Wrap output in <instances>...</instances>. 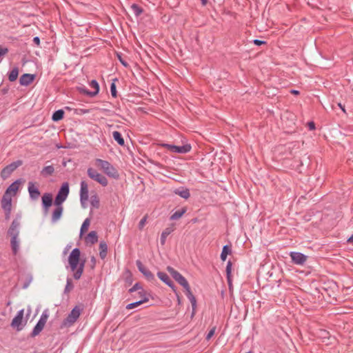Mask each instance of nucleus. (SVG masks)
I'll list each match as a JSON object with an SVG mask.
<instances>
[{"instance_id":"f257e3e1","label":"nucleus","mask_w":353,"mask_h":353,"mask_svg":"<svg viewBox=\"0 0 353 353\" xmlns=\"http://www.w3.org/2000/svg\"><path fill=\"white\" fill-rule=\"evenodd\" d=\"M81 251L76 248L72 250L68 257V263L72 272H74L73 277L76 280H79L84 270L85 260L80 261Z\"/></svg>"},{"instance_id":"f03ea898","label":"nucleus","mask_w":353,"mask_h":353,"mask_svg":"<svg viewBox=\"0 0 353 353\" xmlns=\"http://www.w3.org/2000/svg\"><path fill=\"white\" fill-rule=\"evenodd\" d=\"M97 165L99 166L104 173L108 176L117 179L119 174L117 169L108 161L102 160L100 159H97Z\"/></svg>"},{"instance_id":"7ed1b4c3","label":"nucleus","mask_w":353,"mask_h":353,"mask_svg":"<svg viewBox=\"0 0 353 353\" xmlns=\"http://www.w3.org/2000/svg\"><path fill=\"white\" fill-rule=\"evenodd\" d=\"M83 307L80 305H76L68 315V316L61 323V327H70L72 326L79 319Z\"/></svg>"},{"instance_id":"20e7f679","label":"nucleus","mask_w":353,"mask_h":353,"mask_svg":"<svg viewBox=\"0 0 353 353\" xmlns=\"http://www.w3.org/2000/svg\"><path fill=\"white\" fill-rule=\"evenodd\" d=\"M70 192L69 184L65 182L61 186L54 201V205H61L67 199Z\"/></svg>"},{"instance_id":"39448f33","label":"nucleus","mask_w":353,"mask_h":353,"mask_svg":"<svg viewBox=\"0 0 353 353\" xmlns=\"http://www.w3.org/2000/svg\"><path fill=\"white\" fill-rule=\"evenodd\" d=\"M87 174L88 176L98 182L102 186L105 187L108 184V181L106 177L101 174L99 173L96 170L92 168H89L87 170Z\"/></svg>"},{"instance_id":"423d86ee","label":"nucleus","mask_w":353,"mask_h":353,"mask_svg":"<svg viewBox=\"0 0 353 353\" xmlns=\"http://www.w3.org/2000/svg\"><path fill=\"white\" fill-rule=\"evenodd\" d=\"M160 145L163 148H167L170 151L179 153V154H186L191 150V145L190 144H185L181 146H177L175 145L168 144V143H161Z\"/></svg>"},{"instance_id":"0eeeda50","label":"nucleus","mask_w":353,"mask_h":353,"mask_svg":"<svg viewBox=\"0 0 353 353\" xmlns=\"http://www.w3.org/2000/svg\"><path fill=\"white\" fill-rule=\"evenodd\" d=\"M22 163L23 161L21 160H18L10 163L1 170V177L3 179H6L17 168L21 166Z\"/></svg>"},{"instance_id":"6e6552de","label":"nucleus","mask_w":353,"mask_h":353,"mask_svg":"<svg viewBox=\"0 0 353 353\" xmlns=\"http://www.w3.org/2000/svg\"><path fill=\"white\" fill-rule=\"evenodd\" d=\"M168 271L171 274L172 278L181 286H188V282L186 279L180 274L178 271L174 270L173 268L168 266L167 268Z\"/></svg>"},{"instance_id":"1a4fd4ad","label":"nucleus","mask_w":353,"mask_h":353,"mask_svg":"<svg viewBox=\"0 0 353 353\" xmlns=\"http://www.w3.org/2000/svg\"><path fill=\"white\" fill-rule=\"evenodd\" d=\"M24 310L21 309L19 310L17 315L14 317L11 322V326L14 328H17V331H20L23 329V318Z\"/></svg>"},{"instance_id":"9d476101","label":"nucleus","mask_w":353,"mask_h":353,"mask_svg":"<svg viewBox=\"0 0 353 353\" xmlns=\"http://www.w3.org/2000/svg\"><path fill=\"white\" fill-rule=\"evenodd\" d=\"M290 256L294 264L302 265L307 261V256L301 252H291Z\"/></svg>"},{"instance_id":"9b49d317","label":"nucleus","mask_w":353,"mask_h":353,"mask_svg":"<svg viewBox=\"0 0 353 353\" xmlns=\"http://www.w3.org/2000/svg\"><path fill=\"white\" fill-rule=\"evenodd\" d=\"M80 188V201L83 207L85 203L88 200V185L86 181H81Z\"/></svg>"},{"instance_id":"f8f14e48","label":"nucleus","mask_w":353,"mask_h":353,"mask_svg":"<svg viewBox=\"0 0 353 353\" xmlns=\"http://www.w3.org/2000/svg\"><path fill=\"white\" fill-rule=\"evenodd\" d=\"M136 265L139 272H141L143 274V276L148 281H152L154 279V275L152 274L151 271H150L143 265V264L140 260H137L136 261Z\"/></svg>"},{"instance_id":"ddd939ff","label":"nucleus","mask_w":353,"mask_h":353,"mask_svg":"<svg viewBox=\"0 0 353 353\" xmlns=\"http://www.w3.org/2000/svg\"><path fill=\"white\" fill-rule=\"evenodd\" d=\"M183 288L185 290V294L188 297V299L190 300L192 307V316H193L195 314L196 307V299L195 296L193 295L189 283L188 284V286H183Z\"/></svg>"},{"instance_id":"4468645a","label":"nucleus","mask_w":353,"mask_h":353,"mask_svg":"<svg viewBox=\"0 0 353 353\" xmlns=\"http://www.w3.org/2000/svg\"><path fill=\"white\" fill-rule=\"evenodd\" d=\"M183 288L185 290V294L188 297V299L190 300L192 307V316H193L195 314L196 307V299L195 296L193 295L189 283L188 284V286H183Z\"/></svg>"},{"instance_id":"2eb2a0df","label":"nucleus","mask_w":353,"mask_h":353,"mask_svg":"<svg viewBox=\"0 0 353 353\" xmlns=\"http://www.w3.org/2000/svg\"><path fill=\"white\" fill-rule=\"evenodd\" d=\"M157 276L161 281H162L163 283H165L166 285L170 287L173 292L177 294L176 286L174 285V283L171 281L169 276L166 273L163 272H158Z\"/></svg>"},{"instance_id":"dca6fc26","label":"nucleus","mask_w":353,"mask_h":353,"mask_svg":"<svg viewBox=\"0 0 353 353\" xmlns=\"http://www.w3.org/2000/svg\"><path fill=\"white\" fill-rule=\"evenodd\" d=\"M20 223L17 219H14L8 230V234L11 238H18Z\"/></svg>"},{"instance_id":"f3484780","label":"nucleus","mask_w":353,"mask_h":353,"mask_svg":"<svg viewBox=\"0 0 353 353\" xmlns=\"http://www.w3.org/2000/svg\"><path fill=\"white\" fill-rule=\"evenodd\" d=\"M28 190L30 194V197L32 200H37L39 197L41 193L34 183L30 181L28 183Z\"/></svg>"},{"instance_id":"a211bd4d","label":"nucleus","mask_w":353,"mask_h":353,"mask_svg":"<svg viewBox=\"0 0 353 353\" xmlns=\"http://www.w3.org/2000/svg\"><path fill=\"white\" fill-rule=\"evenodd\" d=\"M36 78L34 74H23L19 79V83L21 85L28 86L31 84Z\"/></svg>"},{"instance_id":"6ab92c4d","label":"nucleus","mask_w":353,"mask_h":353,"mask_svg":"<svg viewBox=\"0 0 353 353\" xmlns=\"http://www.w3.org/2000/svg\"><path fill=\"white\" fill-rule=\"evenodd\" d=\"M1 208L3 210H12V196L11 194H4L2 196L1 201Z\"/></svg>"},{"instance_id":"aec40b11","label":"nucleus","mask_w":353,"mask_h":353,"mask_svg":"<svg viewBox=\"0 0 353 353\" xmlns=\"http://www.w3.org/2000/svg\"><path fill=\"white\" fill-rule=\"evenodd\" d=\"M52 204V196L50 193H45L42 196V205L43 208L45 209L46 212H47L49 209V208Z\"/></svg>"},{"instance_id":"412c9836","label":"nucleus","mask_w":353,"mask_h":353,"mask_svg":"<svg viewBox=\"0 0 353 353\" xmlns=\"http://www.w3.org/2000/svg\"><path fill=\"white\" fill-rule=\"evenodd\" d=\"M56 208L52 212L51 221L52 223L57 222L62 216L63 207L62 205H55Z\"/></svg>"},{"instance_id":"4be33fe9","label":"nucleus","mask_w":353,"mask_h":353,"mask_svg":"<svg viewBox=\"0 0 353 353\" xmlns=\"http://www.w3.org/2000/svg\"><path fill=\"white\" fill-rule=\"evenodd\" d=\"M174 193L182 197L183 199H188L190 196L189 189L186 188H180L175 189Z\"/></svg>"},{"instance_id":"5701e85b","label":"nucleus","mask_w":353,"mask_h":353,"mask_svg":"<svg viewBox=\"0 0 353 353\" xmlns=\"http://www.w3.org/2000/svg\"><path fill=\"white\" fill-rule=\"evenodd\" d=\"M20 183L19 180H17L14 182H13L6 190L5 194H10V192H12L13 194L14 195L16 192L19 190V185Z\"/></svg>"},{"instance_id":"b1692460","label":"nucleus","mask_w":353,"mask_h":353,"mask_svg":"<svg viewBox=\"0 0 353 353\" xmlns=\"http://www.w3.org/2000/svg\"><path fill=\"white\" fill-rule=\"evenodd\" d=\"M85 241L87 243H90L91 244H94L98 241V235L96 231H91L88 233L87 236L85 237Z\"/></svg>"},{"instance_id":"393cba45","label":"nucleus","mask_w":353,"mask_h":353,"mask_svg":"<svg viewBox=\"0 0 353 353\" xmlns=\"http://www.w3.org/2000/svg\"><path fill=\"white\" fill-rule=\"evenodd\" d=\"M107 252L108 245L105 241H102L99 243V256L101 259H104L106 257Z\"/></svg>"},{"instance_id":"a878e982","label":"nucleus","mask_w":353,"mask_h":353,"mask_svg":"<svg viewBox=\"0 0 353 353\" xmlns=\"http://www.w3.org/2000/svg\"><path fill=\"white\" fill-rule=\"evenodd\" d=\"M54 172V168L53 165L45 166L41 171V174L43 177H48L51 176Z\"/></svg>"},{"instance_id":"bb28decb","label":"nucleus","mask_w":353,"mask_h":353,"mask_svg":"<svg viewBox=\"0 0 353 353\" xmlns=\"http://www.w3.org/2000/svg\"><path fill=\"white\" fill-rule=\"evenodd\" d=\"M232 253V250L230 245H225L223 247L222 252L221 253V259L223 261H225L227 259L228 254Z\"/></svg>"},{"instance_id":"cd10ccee","label":"nucleus","mask_w":353,"mask_h":353,"mask_svg":"<svg viewBox=\"0 0 353 353\" xmlns=\"http://www.w3.org/2000/svg\"><path fill=\"white\" fill-rule=\"evenodd\" d=\"M112 137L115 141L121 145L123 146L125 144L124 139L123 138L121 134L118 131H114L112 132Z\"/></svg>"},{"instance_id":"c85d7f7f","label":"nucleus","mask_w":353,"mask_h":353,"mask_svg":"<svg viewBox=\"0 0 353 353\" xmlns=\"http://www.w3.org/2000/svg\"><path fill=\"white\" fill-rule=\"evenodd\" d=\"M186 208H182L180 210H178L175 211L170 216L171 220H177L180 219L185 212H186Z\"/></svg>"},{"instance_id":"c756f323","label":"nucleus","mask_w":353,"mask_h":353,"mask_svg":"<svg viewBox=\"0 0 353 353\" xmlns=\"http://www.w3.org/2000/svg\"><path fill=\"white\" fill-rule=\"evenodd\" d=\"M19 75V68L17 67H14L12 70L8 73V79L10 81L13 82L17 80Z\"/></svg>"},{"instance_id":"7c9ffc66","label":"nucleus","mask_w":353,"mask_h":353,"mask_svg":"<svg viewBox=\"0 0 353 353\" xmlns=\"http://www.w3.org/2000/svg\"><path fill=\"white\" fill-rule=\"evenodd\" d=\"M64 111L63 110H56L52 116V119L53 121H59L61 120L64 117Z\"/></svg>"},{"instance_id":"2f4dec72","label":"nucleus","mask_w":353,"mask_h":353,"mask_svg":"<svg viewBox=\"0 0 353 353\" xmlns=\"http://www.w3.org/2000/svg\"><path fill=\"white\" fill-rule=\"evenodd\" d=\"M43 325L37 322V323L33 328L32 332L30 334L31 337H35L36 336L39 335L40 332L43 330Z\"/></svg>"},{"instance_id":"473e14b6","label":"nucleus","mask_w":353,"mask_h":353,"mask_svg":"<svg viewBox=\"0 0 353 353\" xmlns=\"http://www.w3.org/2000/svg\"><path fill=\"white\" fill-rule=\"evenodd\" d=\"M232 262L230 261H228L226 265V276H227V281L230 286L232 284V279H231V271H232Z\"/></svg>"},{"instance_id":"72a5a7b5","label":"nucleus","mask_w":353,"mask_h":353,"mask_svg":"<svg viewBox=\"0 0 353 353\" xmlns=\"http://www.w3.org/2000/svg\"><path fill=\"white\" fill-rule=\"evenodd\" d=\"M148 301V299H146V298L142 299L138 301L128 304L126 306V309H128V310L133 309L137 306H139L142 303H146Z\"/></svg>"},{"instance_id":"f704fd0d","label":"nucleus","mask_w":353,"mask_h":353,"mask_svg":"<svg viewBox=\"0 0 353 353\" xmlns=\"http://www.w3.org/2000/svg\"><path fill=\"white\" fill-rule=\"evenodd\" d=\"M10 244L13 254H16L19 248V243L17 238H11Z\"/></svg>"},{"instance_id":"c9c22d12","label":"nucleus","mask_w":353,"mask_h":353,"mask_svg":"<svg viewBox=\"0 0 353 353\" xmlns=\"http://www.w3.org/2000/svg\"><path fill=\"white\" fill-rule=\"evenodd\" d=\"M172 230L170 228H166L163 230L161 234L160 241L161 244L163 245L165 243L167 236L172 232Z\"/></svg>"},{"instance_id":"e433bc0d","label":"nucleus","mask_w":353,"mask_h":353,"mask_svg":"<svg viewBox=\"0 0 353 353\" xmlns=\"http://www.w3.org/2000/svg\"><path fill=\"white\" fill-rule=\"evenodd\" d=\"M90 224V219L89 218H87L84 220L83 222L81 229H80V234L82 235L85 232L88 231L89 225Z\"/></svg>"},{"instance_id":"4c0bfd02","label":"nucleus","mask_w":353,"mask_h":353,"mask_svg":"<svg viewBox=\"0 0 353 353\" xmlns=\"http://www.w3.org/2000/svg\"><path fill=\"white\" fill-rule=\"evenodd\" d=\"M90 204L92 207L98 209L100 206V201L99 196L95 194L91 196Z\"/></svg>"},{"instance_id":"58836bf2","label":"nucleus","mask_w":353,"mask_h":353,"mask_svg":"<svg viewBox=\"0 0 353 353\" xmlns=\"http://www.w3.org/2000/svg\"><path fill=\"white\" fill-rule=\"evenodd\" d=\"M77 90L79 92V93L83 94L85 95H87L90 97H95L92 91H90L88 90L84 85L77 87Z\"/></svg>"},{"instance_id":"ea45409f","label":"nucleus","mask_w":353,"mask_h":353,"mask_svg":"<svg viewBox=\"0 0 353 353\" xmlns=\"http://www.w3.org/2000/svg\"><path fill=\"white\" fill-rule=\"evenodd\" d=\"M131 8L136 17L140 16L143 12V9L136 3H133Z\"/></svg>"},{"instance_id":"a19ab883","label":"nucleus","mask_w":353,"mask_h":353,"mask_svg":"<svg viewBox=\"0 0 353 353\" xmlns=\"http://www.w3.org/2000/svg\"><path fill=\"white\" fill-rule=\"evenodd\" d=\"M90 86L94 89V91H92L94 95L96 96L98 94L99 92V84L95 79H93L90 81Z\"/></svg>"},{"instance_id":"79ce46f5","label":"nucleus","mask_w":353,"mask_h":353,"mask_svg":"<svg viewBox=\"0 0 353 353\" xmlns=\"http://www.w3.org/2000/svg\"><path fill=\"white\" fill-rule=\"evenodd\" d=\"M118 81V79L115 78L112 79V82L110 85V92L112 97L116 98L117 97V85L115 82Z\"/></svg>"},{"instance_id":"37998d69","label":"nucleus","mask_w":353,"mask_h":353,"mask_svg":"<svg viewBox=\"0 0 353 353\" xmlns=\"http://www.w3.org/2000/svg\"><path fill=\"white\" fill-rule=\"evenodd\" d=\"M74 288L72 281L70 278H68L66 281V285L64 289V293H69Z\"/></svg>"},{"instance_id":"c03bdc74","label":"nucleus","mask_w":353,"mask_h":353,"mask_svg":"<svg viewBox=\"0 0 353 353\" xmlns=\"http://www.w3.org/2000/svg\"><path fill=\"white\" fill-rule=\"evenodd\" d=\"M48 311L47 310H44L43 312V313L41 314L38 323H41V324H42V325H43L45 326V325L46 323V321L48 320Z\"/></svg>"},{"instance_id":"a18cd8bd","label":"nucleus","mask_w":353,"mask_h":353,"mask_svg":"<svg viewBox=\"0 0 353 353\" xmlns=\"http://www.w3.org/2000/svg\"><path fill=\"white\" fill-rule=\"evenodd\" d=\"M143 288L142 285L139 283H136L130 290L129 292L132 293L137 290H142Z\"/></svg>"},{"instance_id":"49530a36","label":"nucleus","mask_w":353,"mask_h":353,"mask_svg":"<svg viewBox=\"0 0 353 353\" xmlns=\"http://www.w3.org/2000/svg\"><path fill=\"white\" fill-rule=\"evenodd\" d=\"M148 219V215L145 214L139 221L138 228L140 230H143Z\"/></svg>"},{"instance_id":"de8ad7c7","label":"nucleus","mask_w":353,"mask_h":353,"mask_svg":"<svg viewBox=\"0 0 353 353\" xmlns=\"http://www.w3.org/2000/svg\"><path fill=\"white\" fill-rule=\"evenodd\" d=\"M215 331H216V326H214L211 328V330L208 333V334L205 337V339L207 341H209L214 336Z\"/></svg>"},{"instance_id":"09e8293b","label":"nucleus","mask_w":353,"mask_h":353,"mask_svg":"<svg viewBox=\"0 0 353 353\" xmlns=\"http://www.w3.org/2000/svg\"><path fill=\"white\" fill-rule=\"evenodd\" d=\"M117 58L119 59L121 63L125 68H128L129 66V64L122 59L121 55L119 53L117 54Z\"/></svg>"},{"instance_id":"8fccbe9b","label":"nucleus","mask_w":353,"mask_h":353,"mask_svg":"<svg viewBox=\"0 0 353 353\" xmlns=\"http://www.w3.org/2000/svg\"><path fill=\"white\" fill-rule=\"evenodd\" d=\"M139 295L141 297V299L146 298L149 299V294L146 293V292L143 289L142 290L139 292Z\"/></svg>"},{"instance_id":"3c124183","label":"nucleus","mask_w":353,"mask_h":353,"mask_svg":"<svg viewBox=\"0 0 353 353\" xmlns=\"http://www.w3.org/2000/svg\"><path fill=\"white\" fill-rule=\"evenodd\" d=\"M8 52V48H3L0 46V59L2 56L6 55Z\"/></svg>"},{"instance_id":"603ef678","label":"nucleus","mask_w":353,"mask_h":353,"mask_svg":"<svg viewBox=\"0 0 353 353\" xmlns=\"http://www.w3.org/2000/svg\"><path fill=\"white\" fill-rule=\"evenodd\" d=\"M31 281H32V276L27 277L26 281L23 285V288H24V289L27 288Z\"/></svg>"},{"instance_id":"864d4df0","label":"nucleus","mask_w":353,"mask_h":353,"mask_svg":"<svg viewBox=\"0 0 353 353\" xmlns=\"http://www.w3.org/2000/svg\"><path fill=\"white\" fill-rule=\"evenodd\" d=\"M128 273L129 275L125 278V282L129 285H131L132 283V274L130 271H128Z\"/></svg>"},{"instance_id":"5fc2aeb1","label":"nucleus","mask_w":353,"mask_h":353,"mask_svg":"<svg viewBox=\"0 0 353 353\" xmlns=\"http://www.w3.org/2000/svg\"><path fill=\"white\" fill-rule=\"evenodd\" d=\"M253 43L256 45V46H261L263 44H265L266 41H262V40H259V39H254L253 40Z\"/></svg>"},{"instance_id":"6e6d98bb","label":"nucleus","mask_w":353,"mask_h":353,"mask_svg":"<svg viewBox=\"0 0 353 353\" xmlns=\"http://www.w3.org/2000/svg\"><path fill=\"white\" fill-rule=\"evenodd\" d=\"M11 210H4V212H5V219L7 220V221L10 219V214H11Z\"/></svg>"},{"instance_id":"4d7b16f0","label":"nucleus","mask_w":353,"mask_h":353,"mask_svg":"<svg viewBox=\"0 0 353 353\" xmlns=\"http://www.w3.org/2000/svg\"><path fill=\"white\" fill-rule=\"evenodd\" d=\"M307 125L310 130H315V128H316L315 123L313 121L308 122Z\"/></svg>"},{"instance_id":"13d9d810","label":"nucleus","mask_w":353,"mask_h":353,"mask_svg":"<svg viewBox=\"0 0 353 353\" xmlns=\"http://www.w3.org/2000/svg\"><path fill=\"white\" fill-rule=\"evenodd\" d=\"M33 42L34 44H36L37 46H39L40 45V39L39 37H34L33 38Z\"/></svg>"},{"instance_id":"bf43d9fd","label":"nucleus","mask_w":353,"mask_h":353,"mask_svg":"<svg viewBox=\"0 0 353 353\" xmlns=\"http://www.w3.org/2000/svg\"><path fill=\"white\" fill-rule=\"evenodd\" d=\"M152 164H154L155 166L159 168H163V165L160 163L159 162H157V161H150Z\"/></svg>"},{"instance_id":"052dcab7","label":"nucleus","mask_w":353,"mask_h":353,"mask_svg":"<svg viewBox=\"0 0 353 353\" xmlns=\"http://www.w3.org/2000/svg\"><path fill=\"white\" fill-rule=\"evenodd\" d=\"M91 263H92V268H94V266H95V264H96V259H95V257H94V256H93L91 257Z\"/></svg>"},{"instance_id":"680f3d73","label":"nucleus","mask_w":353,"mask_h":353,"mask_svg":"<svg viewBox=\"0 0 353 353\" xmlns=\"http://www.w3.org/2000/svg\"><path fill=\"white\" fill-rule=\"evenodd\" d=\"M347 242L353 244V234L347 239Z\"/></svg>"},{"instance_id":"e2e57ef3","label":"nucleus","mask_w":353,"mask_h":353,"mask_svg":"<svg viewBox=\"0 0 353 353\" xmlns=\"http://www.w3.org/2000/svg\"><path fill=\"white\" fill-rule=\"evenodd\" d=\"M290 92L293 94L297 95L299 94V91L296 90H292Z\"/></svg>"},{"instance_id":"0e129e2a","label":"nucleus","mask_w":353,"mask_h":353,"mask_svg":"<svg viewBox=\"0 0 353 353\" xmlns=\"http://www.w3.org/2000/svg\"><path fill=\"white\" fill-rule=\"evenodd\" d=\"M201 1L202 6H205L208 2V0H201Z\"/></svg>"},{"instance_id":"69168bd1","label":"nucleus","mask_w":353,"mask_h":353,"mask_svg":"<svg viewBox=\"0 0 353 353\" xmlns=\"http://www.w3.org/2000/svg\"><path fill=\"white\" fill-rule=\"evenodd\" d=\"M339 106L341 108V110L345 112V108L344 106H343L341 103H339Z\"/></svg>"},{"instance_id":"338daca9","label":"nucleus","mask_w":353,"mask_h":353,"mask_svg":"<svg viewBox=\"0 0 353 353\" xmlns=\"http://www.w3.org/2000/svg\"><path fill=\"white\" fill-rule=\"evenodd\" d=\"M1 91H2V92H3V94H6V93H7L8 90H7V89L3 88V89H2V90H1Z\"/></svg>"},{"instance_id":"774afa93","label":"nucleus","mask_w":353,"mask_h":353,"mask_svg":"<svg viewBox=\"0 0 353 353\" xmlns=\"http://www.w3.org/2000/svg\"><path fill=\"white\" fill-rule=\"evenodd\" d=\"M177 299H178L179 301H180L179 296L178 295H177Z\"/></svg>"}]
</instances>
